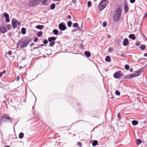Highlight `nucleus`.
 Wrapping results in <instances>:
<instances>
[{"label": "nucleus", "instance_id": "1", "mask_svg": "<svg viewBox=\"0 0 147 147\" xmlns=\"http://www.w3.org/2000/svg\"><path fill=\"white\" fill-rule=\"evenodd\" d=\"M30 42V39L24 38L20 40L16 44L17 48L22 49L26 47Z\"/></svg>", "mask_w": 147, "mask_h": 147}, {"label": "nucleus", "instance_id": "2", "mask_svg": "<svg viewBox=\"0 0 147 147\" xmlns=\"http://www.w3.org/2000/svg\"><path fill=\"white\" fill-rule=\"evenodd\" d=\"M108 3L109 2L107 0H102L99 5L100 10H102L104 9L108 4Z\"/></svg>", "mask_w": 147, "mask_h": 147}, {"label": "nucleus", "instance_id": "3", "mask_svg": "<svg viewBox=\"0 0 147 147\" xmlns=\"http://www.w3.org/2000/svg\"><path fill=\"white\" fill-rule=\"evenodd\" d=\"M11 29L10 25L5 24L1 27L0 31L3 33H4L6 32L7 30H10Z\"/></svg>", "mask_w": 147, "mask_h": 147}, {"label": "nucleus", "instance_id": "4", "mask_svg": "<svg viewBox=\"0 0 147 147\" xmlns=\"http://www.w3.org/2000/svg\"><path fill=\"white\" fill-rule=\"evenodd\" d=\"M42 0H30L28 3V5L32 7L38 4Z\"/></svg>", "mask_w": 147, "mask_h": 147}, {"label": "nucleus", "instance_id": "5", "mask_svg": "<svg viewBox=\"0 0 147 147\" xmlns=\"http://www.w3.org/2000/svg\"><path fill=\"white\" fill-rule=\"evenodd\" d=\"M59 29L62 31L65 30L66 28V27L65 23L62 22L59 25Z\"/></svg>", "mask_w": 147, "mask_h": 147}, {"label": "nucleus", "instance_id": "6", "mask_svg": "<svg viewBox=\"0 0 147 147\" xmlns=\"http://www.w3.org/2000/svg\"><path fill=\"white\" fill-rule=\"evenodd\" d=\"M120 17L121 14L120 13H118L117 12H115L114 16V21L116 22L117 21L120 19Z\"/></svg>", "mask_w": 147, "mask_h": 147}, {"label": "nucleus", "instance_id": "7", "mask_svg": "<svg viewBox=\"0 0 147 147\" xmlns=\"http://www.w3.org/2000/svg\"><path fill=\"white\" fill-rule=\"evenodd\" d=\"M20 23L17 20L14 19L12 21V24L13 27L15 28L17 26V24L19 25Z\"/></svg>", "mask_w": 147, "mask_h": 147}, {"label": "nucleus", "instance_id": "8", "mask_svg": "<svg viewBox=\"0 0 147 147\" xmlns=\"http://www.w3.org/2000/svg\"><path fill=\"white\" fill-rule=\"evenodd\" d=\"M121 76V74L120 71H117L115 72L113 74V77L116 79L120 78Z\"/></svg>", "mask_w": 147, "mask_h": 147}, {"label": "nucleus", "instance_id": "9", "mask_svg": "<svg viewBox=\"0 0 147 147\" xmlns=\"http://www.w3.org/2000/svg\"><path fill=\"white\" fill-rule=\"evenodd\" d=\"M2 118L3 119H5L9 120L10 122L12 121L11 119L9 116V115L8 114H4L2 116Z\"/></svg>", "mask_w": 147, "mask_h": 147}, {"label": "nucleus", "instance_id": "10", "mask_svg": "<svg viewBox=\"0 0 147 147\" xmlns=\"http://www.w3.org/2000/svg\"><path fill=\"white\" fill-rule=\"evenodd\" d=\"M129 43L128 40L127 38L125 39L123 42V45L125 46H127Z\"/></svg>", "mask_w": 147, "mask_h": 147}, {"label": "nucleus", "instance_id": "11", "mask_svg": "<svg viewBox=\"0 0 147 147\" xmlns=\"http://www.w3.org/2000/svg\"><path fill=\"white\" fill-rule=\"evenodd\" d=\"M57 38V37H52L49 38L48 41L49 42H52L53 41L55 40Z\"/></svg>", "mask_w": 147, "mask_h": 147}, {"label": "nucleus", "instance_id": "12", "mask_svg": "<svg viewBox=\"0 0 147 147\" xmlns=\"http://www.w3.org/2000/svg\"><path fill=\"white\" fill-rule=\"evenodd\" d=\"M129 37L131 39L133 40H135L136 38L135 35L133 34H131L129 35Z\"/></svg>", "mask_w": 147, "mask_h": 147}, {"label": "nucleus", "instance_id": "13", "mask_svg": "<svg viewBox=\"0 0 147 147\" xmlns=\"http://www.w3.org/2000/svg\"><path fill=\"white\" fill-rule=\"evenodd\" d=\"M122 8L121 7H118L117 8L116 11L115 12H117L118 13H119L121 14V12Z\"/></svg>", "mask_w": 147, "mask_h": 147}, {"label": "nucleus", "instance_id": "14", "mask_svg": "<svg viewBox=\"0 0 147 147\" xmlns=\"http://www.w3.org/2000/svg\"><path fill=\"white\" fill-rule=\"evenodd\" d=\"M124 9L125 12L126 13L128 10V6L127 4H125Z\"/></svg>", "mask_w": 147, "mask_h": 147}, {"label": "nucleus", "instance_id": "15", "mask_svg": "<svg viewBox=\"0 0 147 147\" xmlns=\"http://www.w3.org/2000/svg\"><path fill=\"white\" fill-rule=\"evenodd\" d=\"M84 54L87 57H89L90 56L91 54L89 51H86L84 53Z\"/></svg>", "mask_w": 147, "mask_h": 147}, {"label": "nucleus", "instance_id": "16", "mask_svg": "<svg viewBox=\"0 0 147 147\" xmlns=\"http://www.w3.org/2000/svg\"><path fill=\"white\" fill-rule=\"evenodd\" d=\"M98 144V142L96 140H94L92 143V145L93 146H95Z\"/></svg>", "mask_w": 147, "mask_h": 147}, {"label": "nucleus", "instance_id": "17", "mask_svg": "<svg viewBox=\"0 0 147 147\" xmlns=\"http://www.w3.org/2000/svg\"><path fill=\"white\" fill-rule=\"evenodd\" d=\"M142 72L140 71H138L135 72L134 74L136 77L139 76L141 73Z\"/></svg>", "mask_w": 147, "mask_h": 147}, {"label": "nucleus", "instance_id": "18", "mask_svg": "<svg viewBox=\"0 0 147 147\" xmlns=\"http://www.w3.org/2000/svg\"><path fill=\"white\" fill-rule=\"evenodd\" d=\"M142 143V141L140 139H137L136 140V144L138 145Z\"/></svg>", "mask_w": 147, "mask_h": 147}, {"label": "nucleus", "instance_id": "19", "mask_svg": "<svg viewBox=\"0 0 147 147\" xmlns=\"http://www.w3.org/2000/svg\"><path fill=\"white\" fill-rule=\"evenodd\" d=\"M105 60L106 61L108 62H110L111 59L110 57L109 56H107L106 57Z\"/></svg>", "mask_w": 147, "mask_h": 147}, {"label": "nucleus", "instance_id": "20", "mask_svg": "<svg viewBox=\"0 0 147 147\" xmlns=\"http://www.w3.org/2000/svg\"><path fill=\"white\" fill-rule=\"evenodd\" d=\"M138 123V121L136 120H133L132 122V123L133 125H137Z\"/></svg>", "mask_w": 147, "mask_h": 147}, {"label": "nucleus", "instance_id": "21", "mask_svg": "<svg viewBox=\"0 0 147 147\" xmlns=\"http://www.w3.org/2000/svg\"><path fill=\"white\" fill-rule=\"evenodd\" d=\"M44 26L42 25H38L36 26V28L38 29L41 30L43 28Z\"/></svg>", "mask_w": 147, "mask_h": 147}, {"label": "nucleus", "instance_id": "22", "mask_svg": "<svg viewBox=\"0 0 147 147\" xmlns=\"http://www.w3.org/2000/svg\"><path fill=\"white\" fill-rule=\"evenodd\" d=\"M21 32L23 34H25L26 33V30L25 28H22L21 29Z\"/></svg>", "mask_w": 147, "mask_h": 147}, {"label": "nucleus", "instance_id": "23", "mask_svg": "<svg viewBox=\"0 0 147 147\" xmlns=\"http://www.w3.org/2000/svg\"><path fill=\"white\" fill-rule=\"evenodd\" d=\"M55 3L52 4L50 6L51 9H54L55 8Z\"/></svg>", "mask_w": 147, "mask_h": 147}, {"label": "nucleus", "instance_id": "24", "mask_svg": "<svg viewBox=\"0 0 147 147\" xmlns=\"http://www.w3.org/2000/svg\"><path fill=\"white\" fill-rule=\"evenodd\" d=\"M53 32L54 34L57 35L58 34V31L57 29H55L53 31Z\"/></svg>", "mask_w": 147, "mask_h": 147}, {"label": "nucleus", "instance_id": "25", "mask_svg": "<svg viewBox=\"0 0 147 147\" xmlns=\"http://www.w3.org/2000/svg\"><path fill=\"white\" fill-rule=\"evenodd\" d=\"M42 34V31H40L38 32L37 34V36L38 37H40Z\"/></svg>", "mask_w": 147, "mask_h": 147}, {"label": "nucleus", "instance_id": "26", "mask_svg": "<svg viewBox=\"0 0 147 147\" xmlns=\"http://www.w3.org/2000/svg\"><path fill=\"white\" fill-rule=\"evenodd\" d=\"M72 24V22L70 21H68V22L67 23V26L69 27H70L71 26Z\"/></svg>", "mask_w": 147, "mask_h": 147}, {"label": "nucleus", "instance_id": "27", "mask_svg": "<svg viewBox=\"0 0 147 147\" xmlns=\"http://www.w3.org/2000/svg\"><path fill=\"white\" fill-rule=\"evenodd\" d=\"M24 134L22 133H20L19 135V138L21 139L22 138L24 137Z\"/></svg>", "mask_w": 147, "mask_h": 147}, {"label": "nucleus", "instance_id": "28", "mask_svg": "<svg viewBox=\"0 0 147 147\" xmlns=\"http://www.w3.org/2000/svg\"><path fill=\"white\" fill-rule=\"evenodd\" d=\"M78 26V25L77 23H74L73 24V26L74 28H77Z\"/></svg>", "mask_w": 147, "mask_h": 147}, {"label": "nucleus", "instance_id": "29", "mask_svg": "<svg viewBox=\"0 0 147 147\" xmlns=\"http://www.w3.org/2000/svg\"><path fill=\"white\" fill-rule=\"evenodd\" d=\"M146 48V46L145 45H142L140 47L141 49L142 50H144Z\"/></svg>", "mask_w": 147, "mask_h": 147}, {"label": "nucleus", "instance_id": "30", "mask_svg": "<svg viewBox=\"0 0 147 147\" xmlns=\"http://www.w3.org/2000/svg\"><path fill=\"white\" fill-rule=\"evenodd\" d=\"M55 42H51L49 44V46L50 47H53L55 45Z\"/></svg>", "mask_w": 147, "mask_h": 147}, {"label": "nucleus", "instance_id": "31", "mask_svg": "<svg viewBox=\"0 0 147 147\" xmlns=\"http://www.w3.org/2000/svg\"><path fill=\"white\" fill-rule=\"evenodd\" d=\"M92 5V3L90 1H89L88 3V7H91Z\"/></svg>", "mask_w": 147, "mask_h": 147}, {"label": "nucleus", "instance_id": "32", "mask_svg": "<svg viewBox=\"0 0 147 147\" xmlns=\"http://www.w3.org/2000/svg\"><path fill=\"white\" fill-rule=\"evenodd\" d=\"M125 68L127 70H128L129 69V67L128 65H125Z\"/></svg>", "mask_w": 147, "mask_h": 147}, {"label": "nucleus", "instance_id": "33", "mask_svg": "<svg viewBox=\"0 0 147 147\" xmlns=\"http://www.w3.org/2000/svg\"><path fill=\"white\" fill-rule=\"evenodd\" d=\"M115 94L118 96H119L120 94V93L119 91L118 90H116L115 92Z\"/></svg>", "mask_w": 147, "mask_h": 147}, {"label": "nucleus", "instance_id": "34", "mask_svg": "<svg viewBox=\"0 0 147 147\" xmlns=\"http://www.w3.org/2000/svg\"><path fill=\"white\" fill-rule=\"evenodd\" d=\"M4 17L5 18H9V15L8 14L6 13H5L4 15Z\"/></svg>", "mask_w": 147, "mask_h": 147}, {"label": "nucleus", "instance_id": "35", "mask_svg": "<svg viewBox=\"0 0 147 147\" xmlns=\"http://www.w3.org/2000/svg\"><path fill=\"white\" fill-rule=\"evenodd\" d=\"M107 22H104L103 23V26L104 27H106L107 26Z\"/></svg>", "mask_w": 147, "mask_h": 147}, {"label": "nucleus", "instance_id": "36", "mask_svg": "<svg viewBox=\"0 0 147 147\" xmlns=\"http://www.w3.org/2000/svg\"><path fill=\"white\" fill-rule=\"evenodd\" d=\"M78 145L80 146V147H81L82 145V143L80 142H78L77 143Z\"/></svg>", "mask_w": 147, "mask_h": 147}, {"label": "nucleus", "instance_id": "37", "mask_svg": "<svg viewBox=\"0 0 147 147\" xmlns=\"http://www.w3.org/2000/svg\"><path fill=\"white\" fill-rule=\"evenodd\" d=\"M130 75V77H131V78H133L135 77H136L135 75L134 74H132Z\"/></svg>", "mask_w": 147, "mask_h": 147}, {"label": "nucleus", "instance_id": "38", "mask_svg": "<svg viewBox=\"0 0 147 147\" xmlns=\"http://www.w3.org/2000/svg\"><path fill=\"white\" fill-rule=\"evenodd\" d=\"M12 52L11 51H9L7 53L8 55H11L12 54Z\"/></svg>", "mask_w": 147, "mask_h": 147}, {"label": "nucleus", "instance_id": "39", "mask_svg": "<svg viewBox=\"0 0 147 147\" xmlns=\"http://www.w3.org/2000/svg\"><path fill=\"white\" fill-rule=\"evenodd\" d=\"M43 43L45 44H47L48 43V41L47 40L45 39L43 41Z\"/></svg>", "mask_w": 147, "mask_h": 147}, {"label": "nucleus", "instance_id": "40", "mask_svg": "<svg viewBox=\"0 0 147 147\" xmlns=\"http://www.w3.org/2000/svg\"><path fill=\"white\" fill-rule=\"evenodd\" d=\"M47 1L46 0H43L42 1V3L43 4H45Z\"/></svg>", "mask_w": 147, "mask_h": 147}, {"label": "nucleus", "instance_id": "41", "mask_svg": "<svg viewBox=\"0 0 147 147\" xmlns=\"http://www.w3.org/2000/svg\"><path fill=\"white\" fill-rule=\"evenodd\" d=\"M38 38L37 37H36L34 39V41L35 42H37L38 41Z\"/></svg>", "mask_w": 147, "mask_h": 147}, {"label": "nucleus", "instance_id": "42", "mask_svg": "<svg viewBox=\"0 0 147 147\" xmlns=\"http://www.w3.org/2000/svg\"><path fill=\"white\" fill-rule=\"evenodd\" d=\"M6 21L7 22H9L10 21L9 18H6Z\"/></svg>", "mask_w": 147, "mask_h": 147}, {"label": "nucleus", "instance_id": "43", "mask_svg": "<svg viewBox=\"0 0 147 147\" xmlns=\"http://www.w3.org/2000/svg\"><path fill=\"white\" fill-rule=\"evenodd\" d=\"M67 18L68 19H70L71 18V16L70 15H68L67 17Z\"/></svg>", "mask_w": 147, "mask_h": 147}, {"label": "nucleus", "instance_id": "44", "mask_svg": "<svg viewBox=\"0 0 147 147\" xmlns=\"http://www.w3.org/2000/svg\"><path fill=\"white\" fill-rule=\"evenodd\" d=\"M135 0H130V2L131 3H134L135 1Z\"/></svg>", "mask_w": 147, "mask_h": 147}, {"label": "nucleus", "instance_id": "45", "mask_svg": "<svg viewBox=\"0 0 147 147\" xmlns=\"http://www.w3.org/2000/svg\"><path fill=\"white\" fill-rule=\"evenodd\" d=\"M107 38H110L111 37V36L109 34H107Z\"/></svg>", "mask_w": 147, "mask_h": 147}, {"label": "nucleus", "instance_id": "46", "mask_svg": "<svg viewBox=\"0 0 147 147\" xmlns=\"http://www.w3.org/2000/svg\"><path fill=\"white\" fill-rule=\"evenodd\" d=\"M109 51L110 52H111L112 51V49L111 48H109Z\"/></svg>", "mask_w": 147, "mask_h": 147}, {"label": "nucleus", "instance_id": "47", "mask_svg": "<svg viewBox=\"0 0 147 147\" xmlns=\"http://www.w3.org/2000/svg\"><path fill=\"white\" fill-rule=\"evenodd\" d=\"M126 78H131L130 77V75L127 76V77H126Z\"/></svg>", "mask_w": 147, "mask_h": 147}, {"label": "nucleus", "instance_id": "48", "mask_svg": "<svg viewBox=\"0 0 147 147\" xmlns=\"http://www.w3.org/2000/svg\"><path fill=\"white\" fill-rule=\"evenodd\" d=\"M20 79V76H18L17 78H16V80L17 81H18Z\"/></svg>", "mask_w": 147, "mask_h": 147}, {"label": "nucleus", "instance_id": "49", "mask_svg": "<svg viewBox=\"0 0 147 147\" xmlns=\"http://www.w3.org/2000/svg\"><path fill=\"white\" fill-rule=\"evenodd\" d=\"M72 2L74 4H75L76 3V1L75 0H72Z\"/></svg>", "mask_w": 147, "mask_h": 147}, {"label": "nucleus", "instance_id": "50", "mask_svg": "<svg viewBox=\"0 0 147 147\" xmlns=\"http://www.w3.org/2000/svg\"><path fill=\"white\" fill-rule=\"evenodd\" d=\"M3 75V72H0V77L2 76Z\"/></svg>", "mask_w": 147, "mask_h": 147}, {"label": "nucleus", "instance_id": "51", "mask_svg": "<svg viewBox=\"0 0 147 147\" xmlns=\"http://www.w3.org/2000/svg\"><path fill=\"white\" fill-rule=\"evenodd\" d=\"M147 17V13H146V15H145L144 16V18H146V17Z\"/></svg>", "mask_w": 147, "mask_h": 147}, {"label": "nucleus", "instance_id": "52", "mask_svg": "<svg viewBox=\"0 0 147 147\" xmlns=\"http://www.w3.org/2000/svg\"><path fill=\"white\" fill-rule=\"evenodd\" d=\"M144 56L145 57H147V53H145L144 55Z\"/></svg>", "mask_w": 147, "mask_h": 147}, {"label": "nucleus", "instance_id": "53", "mask_svg": "<svg viewBox=\"0 0 147 147\" xmlns=\"http://www.w3.org/2000/svg\"><path fill=\"white\" fill-rule=\"evenodd\" d=\"M121 56L123 57H124L123 54H121Z\"/></svg>", "mask_w": 147, "mask_h": 147}, {"label": "nucleus", "instance_id": "54", "mask_svg": "<svg viewBox=\"0 0 147 147\" xmlns=\"http://www.w3.org/2000/svg\"><path fill=\"white\" fill-rule=\"evenodd\" d=\"M117 117H120V114L119 113L118 114Z\"/></svg>", "mask_w": 147, "mask_h": 147}, {"label": "nucleus", "instance_id": "55", "mask_svg": "<svg viewBox=\"0 0 147 147\" xmlns=\"http://www.w3.org/2000/svg\"><path fill=\"white\" fill-rule=\"evenodd\" d=\"M33 45H34V43H32L31 44H30V46H32Z\"/></svg>", "mask_w": 147, "mask_h": 147}, {"label": "nucleus", "instance_id": "56", "mask_svg": "<svg viewBox=\"0 0 147 147\" xmlns=\"http://www.w3.org/2000/svg\"><path fill=\"white\" fill-rule=\"evenodd\" d=\"M132 70H133L132 69H131L130 70V71L131 72V71H132Z\"/></svg>", "mask_w": 147, "mask_h": 147}, {"label": "nucleus", "instance_id": "57", "mask_svg": "<svg viewBox=\"0 0 147 147\" xmlns=\"http://www.w3.org/2000/svg\"><path fill=\"white\" fill-rule=\"evenodd\" d=\"M139 45H140L139 44H136V45L137 46H138Z\"/></svg>", "mask_w": 147, "mask_h": 147}, {"label": "nucleus", "instance_id": "58", "mask_svg": "<svg viewBox=\"0 0 147 147\" xmlns=\"http://www.w3.org/2000/svg\"><path fill=\"white\" fill-rule=\"evenodd\" d=\"M2 72H3V73H5V71H3Z\"/></svg>", "mask_w": 147, "mask_h": 147}, {"label": "nucleus", "instance_id": "59", "mask_svg": "<svg viewBox=\"0 0 147 147\" xmlns=\"http://www.w3.org/2000/svg\"><path fill=\"white\" fill-rule=\"evenodd\" d=\"M6 147H10L9 146H6Z\"/></svg>", "mask_w": 147, "mask_h": 147}, {"label": "nucleus", "instance_id": "60", "mask_svg": "<svg viewBox=\"0 0 147 147\" xmlns=\"http://www.w3.org/2000/svg\"><path fill=\"white\" fill-rule=\"evenodd\" d=\"M111 98H112V99L113 98H114V97H111Z\"/></svg>", "mask_w": 147, "mask_h": 147}]
</instances>
